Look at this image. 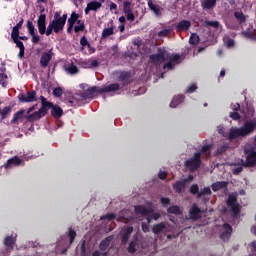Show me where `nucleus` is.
Segmentation results:
<instances>
[{"instance_id": "12", "label": "nucleus", "mask_w": 256, "mask_h": 256, "mask_svg": "<svg viewBox=\"0 0 256 256\" xmlns=\"http://www.w3.org/2000/svg\"><path fill=\"white\" fill-rule=\"evenodd\" d=\"M174 227L167 224V223H160L155 225L152 228L153 233H155L156 235L159 233H169V231H173Z\"/></svg>"}, {"instance_id": "51", "label": "nucleus", "mask_w": 256, "mask_h": 256, "mask_svg": "<svg viewBox=\"0 0 256 256\" xmlns=\"http://www.w3.org/2000/svg\"><path fill=\"white\" fill-rule=\"evenodd\" d=\"M133 10H131V4H129V2H125L124 3V8H123V12L125 13V15L127 13H131Z\"/></svg>"}, {"instance_id": "36", "label": "nucleus", "mask_w": 256, "mask_h": 256, "mask_svg": "<svg viewBox=\"0 0 256 256\" xmlns=\"http://www.w3.org/2000/svg\"><path fill=\"white\" fill-rule=\"evenodd\" d=\"M11 38L13 39L14 43L21 42V40H19V28L17 27L13 28Z\"/></svg>"}, {"instance_id": "52", "label": "nucleus", "mask_w": 256, "mask_h": 256, "mask_svg": "<svg viewBox=\"0 0 256 256\" xmlns=\"http://www.w3.org/2000/svg\"><path fill=\"white\" fill-rule=\"evenodd\" d=\"M76 233L73 230H69L68 232V237L70 238V243H73V241H75V237H76Z\"/></svg>"}, {"instance_id": "49", "label": "nucleus", "mask_w": 256, "mask_h": 256, "mask_svg": "<svg viewBox=\"0 0 256 256\" xmlns=\"http://www.w3.org/2000/svg\"><path fill=\"white\" fill-rule=\"evenodd\" d=\"M80 44L82 47H88V49H91V44L87 41V38L85 36L81 38Z\"/></svg>"}, {"instance_id": "61", "label": "nucleus", "mask_w": 256, "mask_h": 256, "mask_svg": "<svg viewBox=\"0 0 256 256\" xmlns=\"http://www.w3.org/2000/svg\"><path fill=\"white\" fill-rule=\"evenodd\" d=\"M241 171H243V167L242 166H238V167L233 169L234 175H239V173H241Z\"/></svg>"}, {"instance_id": "24", "label": "nucleus", "mask_w": 256, "mask_h": 256, "mask_svg": "<svg viewBox=\"0 0 256 256\" xmlns=\"http://www.w3.org/2000/svg\"><path fill=\"white\" fill-rule=\"evenodd\" d=\"M101 4L97 1H92L87 4V7L85 8L86 15L89 14V11H97V9H100Z\"/></svg>"}, {"instance_id": "30", "label": "nucleus", "mask_w": 256, "mask_h": 256, "mask_svg": "<svg viewBox=\"0 0 256 256\" xmlns=\"http://www.w3.org/2000/svg\"><path fill=\"white\" fill-rule=\"evenodd\" d=\"M111 241H113V237L109 236L106 239L102 240V242L100 243V251H107V247H109V245H111Z\"/></svg>"}, {"instance_id": "44", "label": "nucleus", "mask_w": 256, "mask_h": 256, "mask_svg": "<svg viewBox=\"0 0 256 256\" xmlns=\"http://www.w3.org/2000/svg\"><path fill=\"white\" fill-rule=\"evenodd\" d=\"M16 45L20 49L18 57L21 59V57H23V55H25V46L23 45L22 42H17Z\"/></svg>"}, {"instance_id": "21", "label": "nucleus", "mask_w": 256, "mask_h": 256, "mask_svg": "<svg viewBox=\"0 0 256 256\" xmlns=\"http://www.w3.org/2000/svg\"><path fill=\"white\" fill-rule=\"evenodd\" d=\"M190 219L193 221H197V219L201 218V209L197 207V205H193L192 208L189 211Z\"/></svg>"}, {"instance_id": "48", "label": "nucleus", "mask_w": 256, "mask_h": 256, "mask_svg": "<svg viewBox=\"0 0 256 256\" xmlns=\"http://www.w3.org/2000/svg\"><path fill=\"white\" fill-rule=\"evenodd\" d=\"M171 31H173V29H171V28L164 29V30L158 32V37H167V35H169V33H171Z\"/></svg>"}, {"instance_id": "15", "label": "nucleus", "mask_w": 256, "mask_h": 256, "mask_svg": "<svg viewBox=\"0 0 256 256\" xmlns=\"http://www.w3.org/2000/svg\"><path fill=\"white\" fill-rule=\"evenodd\" d=\"M19 99L22 103H34V101H37V93L35 91H30L27 94H21Z\"/></svg>"}, {"instance_id": "19", "label": "nucleus", "mask_w": 256, "mask_h": 256, "mask_svg": "<svg viewBox=\"0 0 256 256\" xmlns=\"http://www.w3.org/2000/svg\"><path fill=\"white\" fill-rule=\"evenodd\" d=\"M242 36L245 37V39H250V41H256V30L253 26H250L242 32Z\"/></svg>"}, {"instance_id": "41", "label": "nucleus", "mask_w": 256, "mask_h": 256, "mask_svg": "<svg viewBox=\"0 0 256 256\" xmlns=\"http://www.w3.org/2000/svg\"><path fill=\"white\" fill-rule=\"evenodd\" d=\"M127 79H129V74L125 72L119 73V81H122V85H127Z\"/></svg>"}, {"instance_id": "8", "label": "nucleus", "mask_w": 256, "mask_h": 256, "mask_svg": "<svg viewBox=\"0 0 256 256\" xmlns=\"http://www.w3.org/2000/svg\"><path fill=\"white\" fill-rule=\"evenodd\" d=\"M121 89V86L117 83L109 84L104 87H92L90 91L92 93H113L115 91H119Z\"/></svg>"}, {"instance_id": "14", "label": "nucleus", "mask_w": 256, "mask_h": 256, "mask_svg": "<svg viewBox=\"0 0 256 256\" xmlns=\"http://www.w3.org/2000/svg\"><path fill=\"white\" fill-rule=\"evenodd\" d=\"M233 232V228L229 224H224L221 228L220 238L222 241H229L231 238V233Z\"/></svg>"}, {"instance_id": "20", "label": "nucleus", "mask_w": 256, "mask_h": 256, "mask_svg": "<svg viewBox=\"0 0 256 256\" xmlns=\"http://www.w3.org/2000/svg\"><path fill=\"white\" fill-rule=\"evenodd\" d=\"M183 101H185V96L184 95H177L174 96L170 102L169 107L171 109H177V107H179V105H181V103H183Z\"/></svg>"}, {"instance_id": "13", "label": "nucleus", "mask_w": 256, "mask_h": 256, "mask_svg": "<svg viewBox=\"0 0 256 256\" xmlns=\"http://www.w3.org/2000/svg\"><path fill=\"white\" fill-rule=\"evenodd\" d=\"M51 59H53V50L52 49L43 52L42 56L40 58L41 67H43V69H45V67H47V65H49V63L51 62Z\"/></svg>"}, {"instance_id": "26", "label": "nucleus", "mask_w": 256, "mask_h": 256, "mask_svg": "<svg viewBox=\"0 0 256 256\" xmlns=\"http://www.w3.org/2000/svg\"><path fill=\"white\" fill-rule=\"evenodd\" d=\"M47 107L52 108V115L53 117H55V119H59L60 117H62L63 109H61V107L54 106L52 103H51V106H47Z\"/></svg>"}, {"instance_id": "2", "label": "nucleus", "mask_w": 256, "mask_h": 256, "mask_svg": "<svg viewBox=\"0 0 256 256\" xmlns=\"http://www.w3.org/2000/svg\"><path fill=\"white\" fill-rule=\"evenodd\" d=\"M135 213L139 221H144L142 222V230L144 233L149 231V224L151 223V219L157 221V219L160 217L159 213H155L153 211V206L151 204H149L147 207L143 205L136 206Z\"/></svg>"}, {"instance_id": "55", "label": "nucleus", "mask_w": 256, "mask_h": 256, "mask_svg": "<svg viewBox=\"0 0 256 256\" xmlns=\"http://www.w3.org/2000/svg\"><path fill=\"white\" fill-rule=\"evenodd\" d=\"M231 109L234 112H239V109H241V105H239V103L231 104Z\"/></svg>"}, {"instance_id": "42", "label": "nucleus", "mask_w": 256, "mask_h": 256, "mask_svg": "<svg viewBox=\"0 0 256 256\" xmlns=\"http://www.w3.org/2000/svg\"><path fill=\"white\" fill-rule=\"evenodd\" d=\"M168 213L172 215H179L181 213V209L178 206H172L168 209Z\"/></svg>"}, {"instance_id": "16", "label": "nucleus", "mask_w": 256, "mask_h": 256, "mask_svg": "<svg viewBox=\"0 0 256 256\" xmlns=\"http://www.w3.org/2000/svg\"><path fill=\"white\" fill-rule=\"evenodd\" d=\"M46 20H47V16H45V14H41L38 17L37 25H38V30L40 35H45V34L47 35V26L45 24Z\"/></svg>"}, {"instance_id": "11", "label": "nucleus", "mask_w": 256, "mask_h": 256, "mask_svg": "<svg viewBox=\"0 0 256 256\" xmlns=\"http://www.w3.org/2000/svg\"><path fill=\"white\" fill-rule=\"evenodd\" d=\"M17 241L16 234H10L4 238V247L7 253H11L15 249V243Z\"/></svg>"}, {"instance_id": "46", "label": "nucleus", "mask_w": 256, "mask_h": 256, "mask_svg": "<svg viewBox=\"0 0 256 256\" xmlns=\"http://www.w3.org/2000/svg\"><path fill=\"white\" fill-rule=\"evenodd\" d=\"M77 23L78 25L74 27L75 33H79V31H83V29H85V24L81 22V20H78Z\"/></svg>"}, {"instance_id": "33", "label": "nucleus", "mask_w": 256, "mask_h": 256, "mask_svg": "<svg viewBox=\"0 0 256 256\" xmlns=\"http://www.w3.org/2000/svg\"><path fill=\"white\" fill-rule=\"evenodd\" d=\"M148 7L151 9V11H153L154 15H156L157 17H159V15H161V8L159 6L153 4V2L149 1Z\"/></svg>"}, {"instance_id": "54", "label": "nucleus", "mask_w": 256, "mask_h": 256, "mask_svg": "<svg viewBox=\"0 0 256 256\" xmlns=\"http://www.w3.org/2000/svg\"><path fill=\"white\" fill-rule=\"evenodd\" d=\"M32 43H39V41H41V36L37 35V34H32Z\"/></svg>"}, {"instance_id": "6", "label": "nucleus", "mask_w": 256, "mask_h": 256, "mask_svg": "<svg viewBox=\"0 0 256 256\" xmlns=\"http://www.w3.org/2000/svg\"><path fill=\"white\" fill-rule=\"evenodd\" d=\"M255 114V109L253 108H247L246 111L241 112H230L229 117L230 119H233V121H238V123H241L243 119H246V121H249V119H255L253 115Z\"/></svg>"}, {"instance_id": "17", "label": "nucleus", "mask_w": 256, "mask_h": 256, "mask_svg": "<svg viewBox=\"0 0 256 256\" xmlns=\"http://www.w3.org/2000/svg\"><path fill=\"white\" fill-rule=\"evenodd\" d=\"M193 181V175H189L188 178L178 181L174 184V189L177 193H181L185 187H187V183H191Z\"/></svg>"}, {"instance_id": "23", "label": "nucleus", "mask_w": 256, "mask_h": 256, "mask_svg": "<svg viewBox=\"0 0 256 256\" xmlns=\"http://www.w3.org/2000/svg\"><path fill=\"white\" fill-rule=\"evenodd\" d=\"M79 15H77V13L72 12L70 18L68 19V33H71V31L73 30V26L75 25L76 21H79Z\"/></svg>"}, {"instance_id": "18", "label": "nucleus", "mask_w": 256, "mask_h": 256, "mask_svg": "<svg viewBox=\"0 0 256 256\" xmlns=\"http://www.w3.org/2000/svg\"><path fill=\"white\" fill-rule=\"evenodd\" d=\"M23 163V159H20L19 157L15 156L13 158H10L6 164H4V167L6 169H13V167H19Z\"/></svg>"}, {"instance_id": "59", "label": "nucleus", "mask_w": 256, "mask_h": 256, "mask_svg": "<svg viewBox=\"0 0 256 256\" xmlns=\"http://www.w3.org/2000/svg\"><path fill=\"white\" fill-rule=\"evenodd\" d=\"M101 255L106 256L107 252H104V251L100 252L99 250H96L92 253V256H101Z\"/></svg>"}, {"instance_id": "53", "label": "nucleus", "mask_w": 256, "mask_h": 256, "mask_svg": "<svg viewBox=\"0 0 256 256\" xmlns=\"http://www.w3.org/2000/svg\"><path fill=\"white\" fill-rule=\"evenodd\" d=\"M10 111H11V108L9 107L4 108L3 111L1 112L2 119H5V117L9 115Z\"/></svg>"}, {"instance_id": "32", "label": "nucleus", "mask_w": 256, "mask_h": 256, "mask_svg": "<svg viewBox=\"0 0 256 256\" xmlns=\"http://www.w3.org/2000/svg\"><path fill=\"white\" fill-rule=\"evenodd\" d=\"M23 115H25V110H20L16 112L11 120L12 125H15L19 121V119H23Z\"/></svg>"}, {"instance_id": "29", "label": "nucleus", "mask_w": 256, "mask_h": 256, "mask_svg": "<svg viewBox=\"0 0 256 256\" xmlns=\"http://www.w3.org/2000/svg\"><path fill=\"white\" fill-rule=\"evenodd\" d=\"M189 27H191V22L187 20H182L177 24L176 29H178L179 31H188Z\"/></svg>"}, {"instance_id": "50", "label": "nucleus", "mask_w": 256, "mask_h": 256, "mask_svg": "<svg viewBox=\"0 0 256 256\" xmlns=\"http://www.w3.org/2000/svg\"><path fill=\"white\" fill-rule=\"evenodd\" d=\"M53 95H55V97H61L63 95V89L61 87L54 88Z\"/></svg>"}, {"instance_id": "4", "label": "nucleus", "mask_w": 256, "mask_h": 256, "mask_svg": "<svg viewBox=\"0 0 256 256\" xmlns=\"http://www.w3.org/2000/svg\"><path fill=\"white\" fill-rule=\"evenodd\" d=\"M67 23V14L61 16V12H55L54 18L50 21L46 35L49 37L51 33H63V29H65V24Z\"/></svg>"}, {"instance_id": "31", "label": "nucleus", "mask_w": 256, "mask_h": 256, "mask_svg": "<svg viewBox=\"0 0 256 256\" xmlns=\"http://www.w3.org/2000/svg\"><path fill=\"white\" fill-rule=\"evenodd\" d=\"M137 238H135L128 247V251L129 253H135V251H139V244Z\"/></svg>"}, {"instance_id": "57", "label": "nucleus", "mask_w": 256, "mask_h": 256, "mask_svg": "<svg viewBox=\"0 0 256 256\" xmlns=\"http://www.w3.org/2000/svg\"><path fill=\"white\" fill-rule=\"evenodd\" d=\"M199 191V186L198 185H193L190 188V193H192L193 195H195V193H198Z\"/></svg>"}, {"instance_id": "60", "label": "nucleus", "mask_w": 256, "mask_h": 256, "mask_svg": "<svg viewBox=\"0 0 256 256\" xmlns=\"http://www.w3.org/2000/svg\"><path fill=\"white\" fill-rule=\"evenodd\" d=\"M81 255L82 256H87V251L85 250V241L81 244Z\"/></svg>"}, {"instance_id": "1", "label": "nucleus", "mask_w": 256, "mask_h": 256, "mask_svg": "<svg viewBox=\"0 0 256 256\" xmlns=\"http://www.w3.org/2000/svg\"><path fill=\"white\" fill-rule=\"evenodd\" d=\"M256 129V116L253 119H249L244 122L241 127H231L225 134V128L223 125L218 126V133L226 137L229 141H239V139H245L249 137Z\"/></svg>"}, {"instance_id": "34", "label": "nucleus", "mask_w": 256, "mask_h": 256, "mask_svg": "<svg viewBox=\"0 0 256 256\" xmlns=\"http://www.w3.org/2000/svg\"><path fill=\"white\" fill-rule=\"evenodd\" d=\"M216 3H217V0H204L202 2V7L203 9H213Z\"/></svg>"}, {"instance_id": "22", "label": "nucleus", "mask_w": 256, "mask_h": 256, "mask_svg": "<svg viewBox=\"0 0 256 256\" xmlns=\"http://www.w3.org/2000/svg\"><path fill=\"white\" fill-rule=\"evenodd\" d=\"M64 69L68 75H77L79 73V68L73 62L65 64Z\"/></svg>"}, {"instance_id": "40", "label": "nucleus", "mask_w": 256, "mask_h": 256, "mask_svg": "<svg viewBox=\"0 0 256 256\" xmlns=\"http://www.w3.org/2000/svg\"><path fill=\"white\" fill-rule=\"evenodd\" d=\"M205 27H213L214 29L219 28V22L218 21H205L204 22Z\"/></svg>"}, {"instance_id": "63", "label": "nucleus", "mask_w": 256, "mask_h": 256, "mask_svg": "<svg viewBox=\"0 0 256 256\" xmlns=\"http://www.w3.org/2000/svg\"><path fill=\"white\" fill-rule=\"evenodd\" d=\"M209 149H211V145H204L202 147V153H207V151H209Z\"/></svg>"}, {"instance_id": "39", "label": "nucleus", "mask_w": 256, "mask_h": 256, "mask_svg": "<svg viewBox=\"0 0 256 256\" xmlns=\"http://www.w3.org/2000/svg\"><path fill=\"white\" fill-rule=\"evenodd\" d=\"M235 18L239 21V23H245V20L247 19V16H244L242 12H235L234 13Z\"/></svg>"}, {"instance_id": "27", "label": "nucleus", "mask_w": 256, "mask_h": 256, "mask_svg": "<svg viewBox=\"0 0 256 256\" xmlns=\"http://www.w3.org/2000/svg\"><path fill=\"white\" fill-rule=\"evenodd\" d=\"M133 233V226L127 227L122 232V243L125 244L129 241V235Z\"/></svg>"}, {"instance_id": "38", "label": "nucleus", "mask_w": 256, "mask_h": 256, "mask_svg": "<svg viewBox=\"0 0 256 256\" xmlns=\"http://www.w3.org/2000/svg\"><path fill=\"white\" fill-rule=\"evenodd\" d=\"M199 35L193 33L191 34L190 38H189V43L190 45H199Z\"/></svg>"}, {"instance_id": "64", "label": "nucleus", "mask_w": 256, "mask_h": 256, "mask_svg": "<svg viewBox=\"0 0 256 256\" xmlns=\"http://www.w3.org/2000/svg\"><path fill=\"white\" fill-rule=\"evenodd\" d=\"M160 201H161L162 205L166 206L169 203V198H161Z\"/></svg>"}, {"instance_id": "47", "label": "nucleus", "mask_w": 256, "mask_h": 256, "mask_svg": "<svg viewBox=\"0 0 256 256\" xmlns=\"http://www.w3.org/2000/svg\"><path fill=\"white\" fill-rule=\"evenodd\" d=\"M195 91H197V84L195 83L190 84L186 89V93H195Z\"/></svg>"}, {"instance_id": "7", "label": "nucleus", "mask_w": 256, "mask_h": 256, "mask_svg": "<svg viewBox=\"0 0 256 256\" xmlns=\"http://www.w3.org/2000/svg\"><path fill=\"white\" fill-rule=\"evenodd\" d=\"M41 103L42 107L38 111L34 112L32 115L28 116V119H30L31 121H39L41 117H44L45 113H47V107H51V102L47 101V99L42 96Z\"/></svg>"}, {"instance_id": "56", "label": "nucleus", "mask_w": 256, "mask_h": 256, "mask_svg": "<svg viewBox=\"0 0 256 256\" xmlns=\"http://www.w3.org/2000/svg\"><path fill=\"white\" fill-rule=\"evenodd\" d=\"M105 219H107L108 221H113V219H115V214H107L106 216H103L101 218L102 221Z\"/></svg>"}, {"instance_id": "35", "label": "nucleus", "mask_w": 256, "mask_h": 256, "mask_svg": "<svg viewBox=\"0 0 256 256\" xmlns=\"http://www.w3.org/2000/svg\"><path fill=\"white\" fill-rule=\"evenodd\" d=\"M225 187H227V182L225 181L215 182L212 184L213 191H221V189H225Z\"/></svg>"}, {"instance_id": "62", "label": "nucleus", "mask_w": 256, "mask_h": 256, "mask_svg": "<svg viewBox=\"0 0 256 256\" xmlns=\"http://www.w3.org/2000/svg\"><path fill=\"white\" fill-rule=\"evenodd\" d=\"M159 179H165L167 177V172L160 171L158 174Z\"/></svg>"}, {"instance_id": "58", "label": "nucleus", "mask_w": 256, "mask_h": 256, "mask_svg": "<svg viewBox=\"0 0 256 256\" xmlns=\"http://www.w3.org/2000/svg\"><path fill=\"white\" fill-rule=\"evenodd\" d=\"M126 15L128 21H135V14H133V11L126 13Z\"/></svg>"}, {"instance_id": "5", "label": "nucleus", "mask_w": 256, "mask_h": 256, "mask_svg": "<svg viewBox=\"0 0 256 256\" xmlns=\"http://www.w3.org/2000/svg\"><path fill=\"white\" fill-rule=\"evenodd\" d=\"M252 143H248L244 146V155L246 161H242L244 167H255L256 165V135L253 138Z\"/></svg>"}, {"instance_id": "10", "label": "nucleus", "mask_w": 256, "mask_h": 256, "mask_svg": "<svg viewBox=\"0 0 256 256\" xmlns=\"http://www.w3.org/2000/svg\"><path fill=\"white\" fill-rule=\"evenodd\" d=\"M227 205L228 207H230L232 213H234V215H237V213H239V203L237 202V194L236 193H232L229 194L228 196V200H227Z\"/></svg>"}, {"instance_id": "9", "label": "nucleus", "mask_w": 256, "mask_h": 256, "mask_svg": "<svg viewBox=\"0 0 256 256\" xmlns=\"http://www.w3.org/2000/svg\"><path fill=\"white\" fill-rule=\"evenodd\" d=\"M201 166V153L197 152L195 153L193 158H190L189 160H186L185 167L191 171H195L196 169H199Z\"/></svg>"}, {"instance_id": "28", "label": "nucleus", "mask_w": 256, "mask_h": 256, "mask_svg": "<svg viewBox=\"0 0 256 256\" xmlns=\"http://www.w3.org/2000/svg\"><path fill=\"white\" fill-rule=\"evenodd\" d=\"M209 195H211V188L206 187L198 193L199 199H204V201H209Z\"/></svg>"}, {"instance_id": "45", "label": "nucleus", "mask_w": 256, "mask_h": 256, "mask_svg": "<svg viewBox=\"0 0 256 256\" xmlns=\"http://www.w3.org/2000/svg\"><path fill=\"white\" fill-rule=\"evenodd\" d=\"M27 29H28V33L29 35H35V26L33 25V22L28 21L27 22Z\"/></svg>"}, {"instance_id": "25", "label": "nucleus", "mask_w": 256, "mask_h": 256, "mask_svg": "<svg viewBox=\"0 0 256 256\" xmlns=\"http://www.w3.org/2000/svg\"><path fill=\"white\" fill-rule=\"evenodd\" d=\"M129 217H131V212L129 210H122L118 214V221H122L124 223H127L129 221Z\"/></svg>"}, {"instance_id": "3", "label": "nucleus", "mask_w": 256, "mask_h": 256, "mask_svg": "<svg viewBox=\"0 0 256 256\" xmlns=\"http://www.w3.org/2000/svg\"><path fill=\"white\" fill-rule=\"evenodd\" d=\"M150 59L152 63H155L156 65L168 61V63L164 65V69H174L175 65L181 63V57H179L178 54H173L170 56L169 52H167L165 49L159 50L156 55L150 56Z\"/></svg>"}, {"instance_id": "43", "label": "nucleus", "mask_w": 256, "mask_h": 256, "mask_svg": "<svg viewBox=\"0 0 256 256\" xmlns=\"http://www.w3.org/2000/svg\"><path fill=\"white\" fill-rule=\"evenodd\" d=\"M224 44L228 47V48H232L235 47V41L229 37H224Z\"/></svg>"}, {"instance_id": "37", "label": "nucleus", "mask_w": 256, "mask_h": 256, "mask_svg": "<svg viewBox=\"0 0 256 256\" xmlns=\"http://www.w3.org/2000/svg\"><path fill=\"white\" fill-rule=\"evenodd\" d=\"M113 33H114L113 27L105 28L102 32V39H107V37H111Z\"/></svg>"}]
</instances>
